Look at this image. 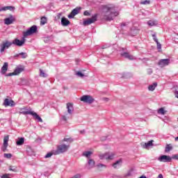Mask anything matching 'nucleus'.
I'll return each instance as SVG.
<instances>
[{"label": "nucleus", "mask_w": 178, "mask_h": 178, "mask_svg": "<svg viewBox=\"0 0 178 178\" xmlns=\"http://www.w3.org/2000/svg\"><path fill=\"white\" fill-rule=\"evenodd\" d=\"M103 15L106 20H113L116 16L119 15V11L114 6H106L103 8Z\"/></svg>", "instance_id": "obj_1"}, {"label": "nucleus", "mask_w": 178, "mask_h": 178, "mask_svg": "<svg viewBox=\"0 0 178 178\" xmlns=\"http://www.w3.org/2000/svg\"><path fill=\"white\" fill-rule=\"evenodd\" d=\"M37 26L33 25L31 28H29L26 31L23 33L24 38L22 40L16 38L13 42V45H16L17 47H23L24 43L26 42V37H29V35H33L35 33H37Z\"/></svg>", "instance_id": "obj_2"}, {"label": "nucleus", "mask_w": 178, "mask_h": 178, "mask_svg": "<svg viewBox=\"0 0 178 178\" xmlns=\"http://www.w3.org/2000/svg\"><path fill=\"white\" fill-rule=\"evenodd\" d=\"M12 45H13V43L12 41L6 40V41L3 42V43L0 46L1 47L0 52L1 54H2V52H5V49H9V48H10V47H12Z\"/></svg>", "instance_id": "obj_3"}, {"label": "nucleus", "mask_w": 178, "mask_h": 178, "mask_svg": "<svg viewBox=\"0 0 178 178\" xmlns=\"http://www.w3.org/2000/svg\"><path fill=\"white\" fill-rule=\"evenodd\" d=\"M80 100L85 104H92L95 99L91 95H83L81 97Z\"/></svg>", "instance_id": "obj_4"}, {"label": "nucleus", "mask_w": 178, "mask_h": 178, "mask_svg": "<svg viewBox=\"0 0 178 178\" xmlns=\"http://www.w3.org/2000/svg\"><path fill=\"white\" fill-rule=\"evenodd\" d=\"M115 156L113 153H105L99 155V159H106V161H112Z\"/></svg>", "instance_id": "obj_5"}, {"label": "nucleus", "mask_w": 178, "mask_h": 178, "mask_svg": "<svg viewBox=\"0 0 178 178\" xmlns=\"http://www.w3.org/2000/svg\"><path fill=\"white\" fill-rule=\"evenodd\" d=\"M69 149V145H60L57 147L56 154H63V152H66Z\"/></svg>", "instance_id": "obj_6"}, {"label": "nucleus", "mask_w": 178, "mask_h": 178, "mask_svg": "<svg viewBox=\"0 0 178 178\" xmlns=\"http://www.w3.org/2000/svg\"><path fill=\"white\" fill-rule=\"evenodd\" d=\"M97 22V15H93L91 18H88V19L83 21V26H89V24H92Z\"/></svg>", "instance_id": "obj_7"}, {"label": "nucleus", "mask_w": 178, "mask_h": 178, "mask_svg": "<svg viewBox=\"0 0 178 178\" xmlns=\"http://www.w3.org/2000/svg\"><path fill=\"white\" fill-rule=\"evenodd\" d=\"M170 63V59L165 58L161 59L159 61L158 65L160 67H165V66H168Z\"/></svg>", "instance_id": "obj_8"}, {"label": "nucleus", "mask_w": 178, "mask_h": 178, "mask_svg": "<svg viewBox=\"0 0 178 178\" xmlns=\"http://www.w3.org/2000/svg\"><path fill=\"white\" fill-rule=\"evenodd\" d=\"M158 161H159V162H164V163L170 162L172 161V157L167 155H162L160 157H159Z\"/></svg>", "instance_id": "obj_9"}, {"label": "nucleus", "mask_w": 178, "mask_h": 178, "mask_svg": "<svg viewBox=\"0 0 178 178\" xmlns=\"http://www.w3.org/2000/svg\"><path fill=\"white\" fill-rule=\"evenodd\" d=\"M9 141V136H5L3 138V147L2 151L3 152H6V149L8 148V142Z\"/></svg>", "instance_id": "obj_10"}, {"label": "nucleus", "mask_w": 178, "mask_h": 178, "mask_svg": "<svg viewBox=\"0 0 178 178\" xmlns=\"http://www.w3.org/2000/svg\"><path fill=\"white\" fill-rule=\"evenodd\" d=\"M121 56H122L123 58H125L126 59H129V60H133L136 59V57L131 55L128 52L121 53Z\"/></svg>", "instance_id": "obj_11"}, {"label": "nucleus", "mask_w": 178, "mask_h": 178, "mask_svg": "<svg viewBox=\"0 0 178 178\" xmlns=\"http://www.w3.org/2000/svg\"><path fill=\"white\" fill-rule=\"evenodd\" d=\"M15 22V17H13V15H10L9 17H7L4 19L5 24H7L9 26V24H12Z\"/></svg>", "instance_id": "obj_12"}, {"label": "nucleus", "mask_w": 178, "mask_h": 178, "mask_svg": "<svg viewBox=\"0 0 178 178\" xmlns=\"http://www.w3.org/2000/svg\"><path fill=\"white\" fill-rule=\"evenodd\" d=\"M80 12V8H74L72 10V11L70 13V14L68 15L69 19H73L76 15H79V13Z\"/></svg>", "instance_id": "obj_13"}, {"label": "nucleus", "mask_w": 178, "mask_h": 178, "mask_svg": "<svg viewBox=\"0 0 178 178\" xmlns=\"http://www.w3.org/2000/svg\"><path fill=\"white\" fill-rule=\"evenodd\" d=\"M4 106H15V102L12 99H5L3 102Z\"/></svg>", "instance_id": "obj_14"}, {"label": "nucleus", "mask_w": 178, "mask_h": 178, "mask_svg": "<svg viewBox=\"0 0 178 178\" xmlns=\"http://www.w3.org/2000/svg\"><path fill=\"white\" fill-rule=\"evenodd\" d=\"M154 140H149L147 143H145L143 144V148H145V149H149L151 148V147H154Z\"/></svg>", "instance_id": "obj_15"}, {"label": "nucleus", "mask_w": 178, "mask_h": 178, "mask_svg": "<svg viewBox=\"0 0 178 178\" xmlns=\"http://www.w3.org/2000/svg\"><path fill=\"white\" fill-rule=\"evenodd\" d=\"M15 7L10 6H5L0 8V12H6V10H10L11 12H15Z\"/></svg>", "instance_id": "obj_16"}, {"label": "nucleus", "mask_w": 178, "mask_h": 178, "mask_svg": "<svg viewBox=\"0 0 178 178\" xmlns=\"http://www.w3.org/2000/svg\"><path fill=\"white\" fill-rule=\"evenodd\" d=\"M67 111L69 115H72V113H73V111H74V108H73V104L67 103Z\"/></svg>", "instance_id": "obj_17"}, {"label": "nucleus", "mask_w": 178, "mask_h": 178, "mask_svg": "<svg viewBox=\"0 0 178 178\" xmlns=\"http://www.w3.org/2000/svg\"><path fill=\"white\" fill-rule=\"evenodd\" d=\"M24 71V67H17L15 70H14V74L15 76H17L22 73V72Z\"/></svg>", "instance_id": "obj_18"}, {"label": "nucleus", "mask_w": 178, "mask_h": 178, "mask_svg": "<svg viewBox=\"0 0 178 178\" xmlns=\"http://www.w3.org/2000/svg\"><path fill=\"white\" fill-rule=\"evenodd\" d=\"M32 116L35 120H38V122H40V123H42V118L38 115V114L33 111L32 113Z\"/></svg>", "instance_id": "obj_19"}, {"label": "nucleus", "mask_w": 178, "mask_h": 178, "mask_svg": "<svg viewBox=\"0 0 178 178\" xmlns=\"http://www.w3.org/2000/svg\"><path fill=\"white\" fill-rule=\"evenodd\" d=\"M140 29L136 26H133L131 28V35H136L138 33H139Z\"/></svg>", "instance_id": "obj_20"}, {"label": "nucleus", "mask_w": 178, "mask_h": 178, "mask_svg": "<svg viewBox=\"0 0 178 178\" xmlns=\"http://www.w3.org/2000/svg\"><path fill=\"white\" fill-rule=\"evenodd\" d=\"M113 167L114 169H119V168L122 167V159L118 160L113 164Z\"/></svg>", "instance_id": "obj_21"}, {"label": "nucleus", "mask_w": 178, "mask_h": 178, "mask_svg": "<svg viewBox=\"0 0 178 178\" xmlns=\"http://www.w3.org/2000/svg\"><path fill=\"white\" fill-rule=\"evenodd\" d=\"M61 24L64 26H69V24H70V21H69L66 17H63L61 19Z\"/></svg>", "instance_id": "obj_22"}, {"label": "nucleus", "mask_w": 178, "mask_h": 178, "mask_svg": "<svg viewBox=\"0 0 178 178\" xmlns=\"http://www.w3.org/2000/svg\"><path fill=\"white\" fill-rule=\"evenodd\" d=\"M8 63H4L1 70V74H5L6 72H8Z\"/></svg>", "instance_id": "obj_23"}, {"label": "nucleus", "mask_w": 178, "mask_h": 178, "mask_svg": "<svg viewBox=\"0 0 178 178\" xmlns=\"http://www.w3.org/2000/svg\"><path fill=\"white\" fill-rule=\"evenodd\" d=\"M88 169H92L95 166V161L92 159H89L88 162Z\"/></svg>", "instance_id": "obj_24"}, {"label": "nucleus", "mask_w": 178, "mask_h": 178, "mask_svg": "<svg viewBox=\"0 0 178 178\" xmlns=\"http://www.w3.org/2000/svg\"><path fill=\"white\" fill-rule=\"evenodd\" d=\"M147 24L149 26V27H154V26H156L158 24V21L149 20L147 22Z\"/></svg>", "instance_id": "obj_25"}, {"label": "nucleus", "mask_w": 178, "mask_h": 178, "mask_svg": "<svg viewBox=\"0 0 178 178\" xmlns=\"http://www.w3.org/2000/svg\"><path fill=\"white\" fill-rule=\"evenodd\" d=\"M158 83L154 82L152 85L148 86L149 91H154L156 88Z\"/></svg>", "instance_id": "obj_26"}, {"label": "nucleus", "mask_w": 178, "mask_h": 178, "mask_svg": "<svg viewBox=\"0 0 178 178\" xmlns=\"http://www.w3.org/2000/svg\"><path fill=\"white\" fill-rule=\"evenodd\" d=\"M24 144V138H19L17 140V145H23Z\"/></svg>", "instance_id": "obj_27"}, {"label": "nucleus", "mask_w": 178, "mask_h": 178, "mask_svg": "<svg viewBox=\"0 0 178 178\" xmlns=\"http://www.w3.org/2000/svg\"><path fill=\"white\" fill-rule=\"evenodd\" d=\"M47 19L46 17H42L40 19V26H44V24H47Z\"/></svg>", "instance_id": "obj_28"}, {"label": "nucleus", "mask_w": 178, "mask_h": 178, "mask_svg": "<svg viewBox=\"0 0 178 178\" xmlns=\"http://www.w3.org/2000/svg\"><path fill=\"white\" fill-rule=\"evenodd\" d=\"M83 156H86V158H90V156H91V155H92V152L88 151V152H84L82 154Z\"/></svg>", "instance_id": "obj_29"}, {"label": "nucleus", "mask_w": 178, "mask_h": 178, "mask_svg": "<svg viewBox=\"0 0 178 178\" xmlns=\"http://www.w3.org/2000/svg\"><path fill=\"white\" fill-rule=\"evenodd\" d=\"M34 111H31V110H28V111H23L21 112V113H23V115H33V113Z\"/></svg>", "instance_id": "obj_30"}, {"label": "nucleus", "mask_w": 178, "mask_h": 178, "mask_svg": "<svg viewBox=\"0 0 178 178\" xmlns=\"http://www.w3.org/2000/svg\"><path fill=\"white\" fill-rule=\"evenodd\" d=\"M158 113H159L160 115H165L166 113V111L163 108H161L158 110Z\"/></svg>", "instance_id": "obj_31"}, {"label": "nucleus", "mask_w": 178, "mask_h": 178, "mask_svg": "<svg viewBox=\"0 0 178 178\" xmlns=\"http://www.w3.org/2000/svg\"><path fill=\"white\" fill-rule=\"evenodd\" d=\"M133 173V169L129 170L127 174L124 175V177H129L131 176V174Z\"/></svg>", "instance_id": "obj_32"}, {"label": "nucleus", "mask_w": 178, "mask_h": 178, "mask_svg": "<svg viewBox=\"0 0 178 178\" xmlns=\"http://www.w3.org/2000/svg\"><path fill=\"white\" fill-rule=\"evenodd\" d=\"M150 1L149 0H144L140 1V5H149Z\"/></svg>", "instance_id": "obj_33"}, {"label": "nucleus", "mask_w": 178, "mask_h": 178, "mask_svg": "<svg viewBox=\"0 0 178 178\" xmlns=\"http://www.w3.org/2000/svg\"><path fill=\"white\" fill-rule=\"evenodd\" d=\"M3 156H4V158H6L7 159H10V158H12V154H10V153H5L4 154H3Z\"/></svg>", "instance_id": "obj_34"}, {"label": "nucleus", "mask_w": 178, "mask_h": 178, "mask_svg": "<svg viewBox=\"0 0 178 178\" xmlns=\"http://www.w3.org/2000/svg\"><path fill=\"white\" fill-rule=\"evenodd\" d=\"M97 169H102V168H106V165L103 163H99L97 165Z\"/></svg>", "instance_id": "obj_35"}, {"label": "nucleus", "mask_w": 178, "mask_h": 178, "mask_svg": "<svg viewBox=\"0 0 178 178\" xmlns=\"http://www.w3.org/2000/svg\"><path fill=\"white\" fill-rule=\"evenodd\" d=\"M19 55L22 56L23 59H26V58H27V53L21 52L19 53Z\"/></svg>", "instance_id": "obj_36"}, {"label": "nucleus", "mask_w": 178, "mask_h": 178, "mask_svg": "<svg viewBox=\"0 0 178 178\" xmlns=\"http://www.w3.org/2000/svg\"><path fill=\"white\" fill-rule=\"evenodd\" d=\"M157 44V49H159V51L162 50V44H161V43H159V42L157 40V42H156Z\"/></svg>", "instance_id": "obj_37"}, {"label": "nucleus", "mask_w": 178, "mask_h": 178, "mask_svg": "<svg viewBox=\"0 0 178 178\" xmlns=\"http://www.w3.org/2000/svg\"><path fill=\"white\" fill-rule=\"evenodd\" d=\"M172 146H170L169 145H167L165 147V152H169L172 149Z\"/></svg>", "instance_id": "obj_38"}, {"label": "nucleus", "mask_w": 178, "mask_h": 178, "mask_svg": "<svg viewBox=\"0 0 178 178\" xmlns=\"http://www.w3.org/2000/svg\"><path fill=\"white\" fill-rule=\"evenodd\" d=\"M76 75L78 76L79 77H84V74L80 71L77 72L76 73Z\"/></svg>", "instance_id": "obj_39"}, {"label": "nucleus", "mask_w": 178, "mask_h": 178, "mask_svg": "<svg viewBox=\"0 0 178 178\" xmlns=\"http://www.w3.org/2000/svg\"><path fill=\"white\" fill-rule=\"evenodd\" d=\"M152 37L155 42H158V38H156V34L154 33L152 34Z\"/></svg>", "instance_id": "obj_40"}, {"label": "nucleus", "mask_w": 178, "mask_h": 178, "mask_svg": "<svg viewBox=\"0 0 178 178\" xmlns=\"http://www.w3.org/2000/svg\"><path fill=\"white\" fill-rule=\"evenodd\" d=\"M40 75L42 77H45V72H44V71L42 70H40Z\"/></svg>", "instance_id": "obj_41"}, {"label": "nucleus", "mask_w": 178, "mask_h": 178, "mask_svg": "<svg viewBox=\"0 0 178 178\" xmlns=\"http://www.w3.org/2000/svg\"><path fill=\"white\" fill-rule=\"evenodd\" d=\"M52 155H54V154L49 152V153H47L45 156H44V158L47 159V158H51V156H52Z\"/></svg>", "instance_id": "obj_42"}, {"label": "nucleus", "mask_w": 178, "mask_h": 178, "mask_svg": "<svg viewBox=\"0 0 178 178\" xmlns=\"http://www.w3.org/2000/svg\"><path fill=\"white\" fill-rule=\"evenodd\" d=\"M9 170H10L11 172H15L16 170V169L13 166H10Z\"/></svg>", "instance_id": "obj_43"}, {"label": "nucleus", "mask_w": 178, "mask_h": 178, "mask_svg": "<svg viewBox=\"0 0 178 178\" xmlns=\"http://www.w3.org/2000/svg\"><path fill=\"white\" fill-rule=\"evenodd\" d=\"M83 15L84 16H90V12L86 10L84 11Z\"/></svg>", "instance_id": "obj_44"}, {"label": "nucleus", "mask_w": 178, "mask_h": 178, "mask_svg": "<svg viewBox=\"0 0 178 178\" xmlns=\"http://www.w3.org/2000/svg\"><path fill=\"white\" fill-rule=\"evenodd\" d=\"M7 77H10L11 76H15V72L8 73L6 74Z\"/></svg>", "instance_id": "obj_45"}, {"label": "nucleus", "mask_w": 178, "mask_h": 178, "mask_svg": "<svg viewBox=\"0 0 178 178\" xmlns=\"http://www.w3.org/2000/svg\"><path fill=\"white\" fill-rule=\"evenodd\" d=\"M61 119L62 120H64V122H66V120H67V118H66V115H62Z\"/></svg>", "instance_id": "obj_46"}, {"label": "nucleus", "mask_w": 178, "mask_h": 178, "mask_svg": "<svg viewBox=\"0 0 178 178\" xmlns=\"http://www.w3.org/2000/svg\"><path fill=\"white\" fill-rule=\"evenodd\" d=\"M171 159H177L178 161V155L177 154L172 155Z\"/></svg>", "instance_id": "obj_47"}, {"label": "nucleus", "mask_w": 178, "mask_h": 178, "mask_svg": "<svg viewBox=\"0 0 178 178\" xmlns=\"http://www.w3.org/2000/svg\"><path fill=\"white\" fill-rule=\"evenodd\" d=\"M112 178H123V177L120 176V175H113L112 177Z\"/></svg>", "instance_id": "obj_48"}, {"label": "nucleus", "mask_w": 178, "mask_h": 178, "mask_svg": "<svg viewBox=\"0 0 178 178\" xmlns=\"http://www.w3.org/2000/svg\"><path fill=\"white\" fill-rule=\"evenodd\" d=\"M63 141H70V143H72V139L71 138H64Z\"/></svg>", "instance_id": "obj_49"}, {"label": "nucleus", "mask_w": 178, "mask_h": 178, "mask_svg": "<svg viewBox=\"0 0 178 178\" xmlns=\"http://www.w3.org/2000/svg\"><path fill=\"white\" fill-rule=\"evenodd\" d=\"M128 23H122L121 24V27H124L125 26H127Z\"/></svg>", "instance_id": "obj_50"}, {"label": "nucleus", "mask_w": 178, "mask_h": 178, "mask_svg": "<svg viewBox=\"0 0 178 178\" xmlns=\"http://www.w3.org/2000/svg\"><path fill=\"white\" fill-rule=\"evenodd\" d=\"M148 74H152V69H149V70H148Z\"/></svg>", "instance_id": "obj_51"}, {"label": "nucleus", "mask_w": 178, "mask_h": 178, "mask_svg": "<svg viewBox=\"0 0 178 178\" xmlns=\"http://www.w3.org/2000/svg\"><path fill=\"white\" fill-rule=\"evenodd\" d=\"M103 99L105 101V102H108V101H109V99L106 97H104Z\"/></svg>", "instance_id": "obj_52"}, {"label": "nucleus", "mask_w": 178, "mask_h": 178, "mask_svg": "<svg viewBox=\"0 0 178 178\" xmlns=\"http://www.w3.org/2000/svg\"><path fill=\"white\" fill-rule=\"evenodd\" d=\"M158 178H163V175H162V174H159Z\"/></svg>", "instance_id": "obj_53"}, {"label": "nucleus", "mask_w": 178, "mask_h": 178, "mask_svg": "<svg viewBox=\"0 0 178 178\" xmlns=\"http://www.w3.org/2000/svg\"><path fill=\"white\" fill-rule=\"evenodd\" d=\"M106 48H107L106 46H102V49H105Z\"/></svg>", "instance_id": "obj_54"}, {"label": "nucleus", "mask_w": 178, "mask_h": 178, "mask_svg": "<svg viewBox=\"0 0 178 178\" xmlns=\"http://www.w3.org/2000/svg\"><path fill=\"white\" fill-rule=\"evenodd\" d=\"M19 55H20V54H16V55L15 56V58H17V56H19Z\"/></svg>", "instance_id": "obj_55"}, {"label": "nucleus", "mask_w": 178, "mask_h": 178, "mask_svg": "<svg viewBox=\"0 0 178 178\" xmlns=\"http://www.w3.org/2000/svg\"><path fill=\"white\" fill-rule=\"evenodd\" d=\"M60 16H62V14H61V13H59V14L58 15V17H60Z\"/></svg>", "instance_id": "obj_56"}, {"label": "nucleus", "mask_w": 178, "mask_h": 178, "mask_svg": "<svg viewBox=\"0 0 178 178\" xmlns=\"http://www.w3.org/2000/svg\"><path fill=\"white\" fill-rule=\"evenodd\" d=\"M140 178H147L145 176H141Z\"/></svg>", "instance_id": "obj_57"}, {"label": "nucleus", "mask_w": 178, "mask_h": 178, "mask_svg": "<svg viewBox=\"0 0 178 178\" xmlns=\"http://www.w3.org/2000/svg\"><path fill=\"white\" fill-rule=\"evenodd\" d=\"M175 140L178 141V136L175 138Z\"/></svg>", "instance_id": "obj_58"}, {"label": "nucleus", "mask_w": 178, "mask_h": 178, "mask_svg": "<svg viewBox=\"0 0 178 178\" xmlns=\"http://www.w3.org/2000/svg\"><path fill=\"white\" fill-rule=\"evenodd\" d=\"M81 133H84V131H81Z\"/></svg>", "instance_id": "obj_59"}]
</instances>
